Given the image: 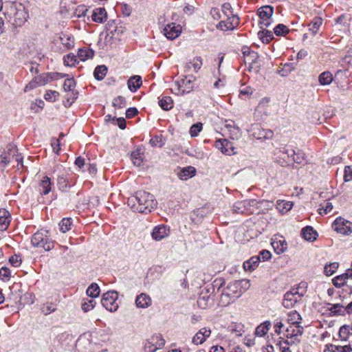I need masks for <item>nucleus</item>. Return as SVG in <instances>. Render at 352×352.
I'll use <instances>...</instances> for the list:
<instances>
[{
  "label": "nucleus",
  "mask_w": 352,
  "mask_h": 352,
  "mask_svg": "<svg viewBox=\"0 0 352 352\" xmlns=\"http://www.w3.org/2000/svg\"><path fill=\"white\" fill-rule=\"evenodd\" d=\"M127 204L134 212L147 214L156 207L157 201L151 193L138 191L128 199Z\"/></svg>",
  "instance_id": "obj_1"
},
{
  "label": "nucleus",
  "mask_w": 352,
  "mask_h": 352,
  "mask_svg": "<svg viewBox=\"0 0 352 352\" xmlns=\"http://www.w3.org/2000/svg\"><path fill=\"white\" fill-rule=\"evenodd\" d=\"M250 285L249 280L246 279L230 283L221 294V300L226 304H230L239 298L250 287Z\"/></svg>",
  "instance_id": "obj_2"
},
{
  "label": "nucleus",
  "mask_w": 352,
  "mask_h": 352,
  "mask_svg": "<svg viewBox=\"0 0 352 352\" xmlns=\"http://www.w3.org/2000/svg\"><path fill=\"white\" fill-rule=\"evenodd\" d=\"M222 13L226 17V20L221 21L217 28L223 30H232L239 24V18L237 15L233 14L231 5L229 3H225L222 5Z\"/></svg>",
  "instance_id": "obj_3"
},
{
  "label": "nucleus",
  "mask_w": 352,
  "mask_h": 352,
  "mask_svg": "<svg viewBox=\"0 0 352 352\" xmlns=\"http://www.w3.org/2000/svg\"><path fill=\"white\" fill-rule=\"evenodd\" d=\"M31 241L34 247L42 248L45 251H50L54 247V241L49 238L47 230L36 232L32 236Z\"/></svg>",
  "instance_id": "obj_4"
},
{
  "label": "nucleus",
  "mask_w": 352,
  "mask_h": 352,
  "mask_svg": "<svg viewBox=\"0 0 352 352\" xmlns=\"http://www.w3.org/2000/svg\"><path fill=\"white\" fill-rule=\"evenodd\" d=\"M64 76L63 74L59 73H45L35 76L34 80L30 82L25 88V91H27L28 89H33L36 86H43L47 82L53 80L61 78Z\"/></svg>",
  "instance_id": "obj_5"
},
{
  "label": "nucleus",
  "mask_w": 352,
  "mask_h": 352,
  "mask_svg": "<svg viewBox=\"0 0 352 352\" xmlns=\"http://www.w3.org/2000/svg\"><path fill=\"white\" fill-rule=\"evenodd\" d=\"M118 294L117 292L109 291L103 294L101 303L107 310L113 312L118 308Z\"/></svg>",
  "instance_id": "obj_6"
},
{
  "label": "nucleus",
  "mask_w": 352,
  "mask_h": 352,
  "mask_svg": "<svg viewBox=\"0 0 352 352\" xmlns=\"http://www.w3.org/2000/svg\"><path fill=\"white\" fill-rule=\"evenodd\" d=\"M302 296L303 294L300 293L298 288H292L284 295L283 305L287 309L292 308L301 300Z\"/></svg>",
  "instance_id": "obj_7"
},
{
  "label": "nucleus",
  "mask_w": 352,
  "mask_h": 352,
  "mask_svg": "<svg viewBox=\"0 0 352 352\" xmlns=\"http://www.w3.org/2000/svg\"><path fill=\"white\" fill-rule=\"evenodd\" d=\"M274 8L271 6H263L257 10V14L260 18V24L264 27H269L274 20L272 18Z\"/></svg>",
  "instance_id": "obj_8"
},
{
  "label": "nucleus",
  "mask_w": 352,
  "mask_h": 352,
  "mask_svg": "<svg viewBox=\"0 0 352 352\" xmlns=\"http://www.w3.org/2000/svg\"><path fill=\"white\" fill-rule=\"evenodd\" d=\"M17 153L16 146L8 144L6 151L0 155V164L8 165L14 158L18 162L22 161V157Z\"/></svg>",
  "instance_id": "obj_9"
},
{
  "label": "nucleus",
  "mask_w": 352,
  "mask_h": 352,
  "mask_svg": "<svg viewBox=\"0 0 352 352\" xmlns=\"http://www.w3.org/2000/svg\"><path fill=\"white\" fill-rule=\"evenodd\" d=\"M322 24V19L320 17H315L307 25L308 30L306 33L303 34V40L305 41L309 38H312L316 35H321L320 28Z\"/></svg>",
  "instance_id": "obj_10"
},
{
  "label": "nucleus",
  "mask_w": 352,
  "mask_h": 352,
  "mask_svg": "<svg viewBox=\"0 0 352 352\" xmlns=\"http://www.w3.org/2000/svg\"><path fill=\"white\" fill-rule=\"evenodd\" d=\"M249 131L258 140L271 139L274 134L272 131L265 129L258 124H252Z\"/></svg>",
  "instance_id": "obj_11"
},
{
  "label": "nucleus",
  "mask_w": 352,
  "mask_h": 352,
  "mask_svg": "<svg viewBox=\"0 0 352 352\" xmlns=\"http://www.w3.org/2000/svg\"><path fill=\"white\" fill-rule=\"evenodd\" d=\"M333 228L337 232L348 235L352 233V223L343 218H337L333 223Z\"/></svg>",
  "instance_id": "obj_12"
},
{
  "label": "nucleus",
  "mask_w": 352,
  "mask_h": 352,
  "mask_svg": "<svg viewBox=\"0 0 352 352\" xmlns=\"http://www.w3.org/2000/svg\"><path fill=\"white\" fill-rule=\"evenodd\" d=\"M182 28L175 23L167 24L164 28V34L168 39L173 40L179 36Z\"/></svg>",
  "instance_id": "obj_13"
},
{
  "label": "nucleus",
  "mask_w": 352,
  "mask_h": 352,
  "mask_svg": "<svg viewBox=\"0 0 352 352\" xmlns=\"http://www.w3.org/2000/svg\"><path fill=\"white\" fill-rule=\"evenodd\" d=\"M170 230L165 225H159L154 227L151 232V236L155 241H161L167 237L169 234Z\"/></svg>",
  "instance_id": "obj_14"
},
{
  "label": "nucleus",
  "mask_w": 352,
  "mask_h": 352,
  "mask_svg": "<svg viewBox=\"0 0 352 352\" xmlns=\"http://www.w3.org/2000/svg\"><path fill=\"white\" fill-rule=\"evenodd\" d=\"M242 54L243 56V61L245 65H252L256 63L258 58V54L257 52L252 50L248 46H243L242 48Z\"/></svg>",
  "instance_id": "obj_15"
},
{
  "label": "nucleus",
  "mask_w": 352,
  "mask_h": 352,
  "mask_svg": "<svg viewBox=\"0 0 352 352\" xmlns=\"http://www.w3.org/2000/svg\"><path fill=\"white\" fill-rule=\"evenodd\" d=\"M211 331L206 327L201 329L192 338V342L196 345L203 344L210 336Z\"/></svg>",
  "instance_id": "obj_16"
},
{
  "label": "nucleus",
  "mask_w": 352,
  "mask_h": 352,
  "mask_svg": "<svg viewBox=\"0 0 352 352\" xmlns=\"http://www.w3.org/2000/svg\"><path fill=\"white\" fill-rule=\"evenodd\" d=\"M272 246L277 254L285 252L287 249V243L283 236L272 239Z\"/></svg>",
  "instance_id": "obj_17"
},
{
  "label": "nucleus",
  "mask_w": 352,
  "mask_h": 352,
  "mask_svg": "<svg viewBox=\"0 0 352 352\" xmlns=\"http://www.w3.org/2000/svg\"><path fill=\"white\" fill-rule=\"evenodd\" d=\"M151 303L152 300L151 297L145 293L140 294L135 298V305L138 308H147L151 306Z\"/></svg>",
  "instance_id": "obj_18"
},
{
  "label": "nucleus",
  "mask_w": 352,
  "mask_h": 352,
  "mask_svg": "<svg viewBox=\"0 0 352 352\" xmlns=\"http://www.w3.org/2000/svg\"><path fill=\"white\" fill-rule=\"evenodd\" d=\"M107 17V12L104 8H97L94 9L91 14L92 20L100 23L105 21Z\"/></svg>",
  "instance_id": "obj_19"
},
{
  "label": "nucleus",
  "mask_w": 352,
  "mask_h": 352,
  "mask_svg": "<svg viewBox=\"0 0 352 352\" xmlns=\"http://www.w3.org/2000/svg\"><path fill=\"white\" fill-rule=\"evenodd\" d=\"M284 151H283V154H286L287 155V158H289L290 157H292V160L294 162L298 164L302 163L304 159L305 154L304 153L301 151H298L296 153L294 150H288L285 148H283Z\"/></svg>",
  "instance_id": "obj_20"
},
{
  "label": "nucleus",
  "mask_w": 352,
  "mask_h": 352,
  "mask_svg": "<svg viewBox=\"0 0 352 352\" xmlns=\"http://www.w3.org/2000/svg\"><path fill=\"white\" fill-rule=\"evenodd\" d=\"M192 82V80L190 78L185 77L177 83L179 90L181 91L183 94L189 93L192 90L193 88Z\"/></svg>",
  "instance_id": "obj_21"
},
{
  "label": "nucleus",
  "mask_w": 352,
  "mask_h": 352,
  "mask_svg": "<svg viewBox=\"0 0 352 352\" xmlns=\"http://www.w3.org/2000/svg\"><path fill=\"white\" fill-rule=\"evenodd\" d=\"M10 213L6 209H0V230H6L10 225Z\"/></svg>",
  "instance_id": "obj_22"
},
{
  "label": "nucleus",
  "mask_w": 352,
  "mask_h": 352,
  "mask_svg": "<svg viewBox=\"0 0 352 352\" xmlns=\"http://www.w3.org/2000/svg\"><path fill=\"white\" fill-rule=\"evenodd\" d=\"M52 182L50 179L45 176L39 182V191L43 195H47L51 191Z\"/></svg>",
  "instance_id": "obj_23"
},
{
  "label": "nucleus",
  "mask_w": 352,
  "mask_h": 352,
  "mask_svg": "<svg viewBox=\"0 0 352 352\" xmlns=\"http://www.w3.org/2000/svg\"><path fill=\"white\" fill-rule=\"evenodd\" d=\"M301 234L305 240L309 241H314L316 239L318 236L316 231H315L311 226H307L302 228Z\"/></svg>",
  "instance_id": "obj_24"
},
{
  "label": "nucleus",
  "mask_w": 352,
  "mask_h": 352,
  "mask_svg": "<svg viewBox=\"0 0 352 352\" xmlns=\"http://www.w3.org/2000/svg\"><path fill=\"white\" fill-rule=\"evenodd\" d=\"M127 85L131 91H135L142 85V78L140 76L131 77L128 80Z\"/></svg>",
  "instance_id": "obj_25"
},
{
  "label": "nucleus",
  "mask_w": 352,
  "mask_h": 352,
  "mask_svg": "<svg viewBox=\"0 0 352 352\" xmlns=\"http://www.w3.org/2000/svg\"><path fill=\"white\" fill-rule=\"evenodd\" d=\"M196 170L192 166H188L183 168L178 174V177L182 180H187L188 178L193 177Z\"/></svg>",
  "instance_id": "obj_26"
},
{
  "label": "nucleus",
  "mask_w": 352,
  "mask_h": 352,
  "mask_svg": "<svg viewBox=\"0 0 352 352\" xmlns=\"http://www.w3.org/2000/svg\"><path fill=\"white\" fill-rule=\"evenodd\" d=\"M158 104L164 111H169L173 107V101L170 96H162L159 100Z\"/></svg>",
  "instance_id": "obj_27"
},
{
  "label": "nucleus",
  "mask_w": 352,
  "mask_h": 352,
  "mask_svg": "<svg viewBox=\"0 0 352 352\" xmlns=\"http://www.w3.org/2000/svg\"><path fill=\"white\" fill-rule=\"evenodd\" d=\"M260 257L252 256L248 261L243 263V267L245 270L253 271L259 264Z\"/></svg>",
  "instance_id": "obj_28"
},
{
  "label": "nucleus",
  "mask_w": 352,
  "mask_h": 352,
  "mask_svg": "<svg viewBox=\"0 0 352 352\" xmlns=\"http://www.w3.org/2000/svg\"><path fill=\"white\" fill-rule=\"evenodd\" d=\"M258 37L263 43H269L273 38V33L267 30L263 29L258 32Z\"/></svg>",
  "instance_id": "obj_29"
},
{
  "label": "nucleus",
  "mask_w": 352,
  "mask_h": 352,
  "mask_svg": "<svg viewBox=\"0 0 352 352\" xmlns=\"http://www.w3.org/2000/svg\"><path fill=\"white\" fill-rule=\"evenodd\" d=\"M287 321L292 325H300L302 318L296 311H292L287 314Z\"/></svg>",
  "instance_id": "obj_30"
},
{
  "label": "nucleus",
  "mask_w": 352,
  "mask_h": 352,
  "mask_svg": "<svg viewBox=\"0 0 352 352\" xmlns=\"http://www.w3.org/2000/svg\"><path fill=\"white\" fill-rule=\"evenodd\" d=\"M270 326L271 322L270 321L264 322L256 328L255 334L260 337L265 336L267 333Z\"/></svg>",
  "instance_id": "obj_31"
},
{
  "label": "nucleus",
  "mask_w": 352,
  "mask_h": 352,
  "mask_svg": "<svg viewBox=\"0 0 352 352\" xmlns=\"http://www.w3.org/2000/svg\"><path fill=\"white\" fill-rule=\"evenodd\" d=\"M210 300L208 289H206V292L202 291L198 298L197 305L200 308L205 309L208 306Z\"/></svg>",
  "instance_id": "obj_32"
},
{
  "label": "nucleus",
  "mask_w": 352,
  "mask_h": 352,
  "mask_svg": "<svg viewBox=\"0 0 352 352\" xmlns=\"http://www.w3.org/2000/svg\"><path fill=\"white\" fill-rule=\"evenodd\" d=\"M94 55V50L91 49H79L78 52V58L81 61H85L87 59L91 58Z\"/></svg>",
  "instance_id": "obj_33"
},
{
  "label": "nucleus",
  "mask_w": 352,
  "mask_h": 352,
  "mask_svg": "<svg viewBox=\"0 0 352 352\" xmlns=\"http://www.w3.org/2000/svg\"><path fill=\"white\" fill-rule=\"evenodd\" d=\"M107 72V67L105 65H98L95 68L94 75L96 79L98 80H101L104 78Z\"/></svg>",
  "instance_id": "obj_34"
},
{
  "label": "nucleus",
  "mask_w": 352,
  "mask_h": 352,
  "mask_svg": "<svg viewBox=\"0 0 352 352\" xmlns=\"http://www.w3.org/2000/svg\"><path fill=\"white\" fill-rule=\"evenodd\" d=\"M318 80L322 85H328L333 80V76L329 72H322L318 77Z\"/></svg>",
  "instance_id": "obj_35"
},
{
  "label": "nucleus",
  "mask_w": 352,
  "mask_h": 352,
  "mask_svg": "<svg viewBox=\"0 0 352 352\" xmlns=\"http://www.w3.org/2000/svg\"><path fill=\"white\" fill-rule=\"evenodd\" d=\"M202 59L200 56H197L194 58L192 61L188 63L186 65L188 69H190L191 67L194 69L195 72H197L202 66Z\"/></svg>",
  "instance_id": "obj_36"
},
{
  "label": "nucleus",
  "mask_w": 352,
  "mask_h": 352,
  "mask_svg": "<svg viewBox=\"0 0 352 352\" xmlns=\"http://www.w3.org/2000/svg\"><path fill=\"white\" fill-rule=\"evenodd\" d=\"M100 287L98 284L93 283L87 289L86 293L88 296L91 298H96L100 294Z\"/></svg>",
  "instance_id": "obj_37"
},
{
  "label": "nucleus",
  "mask_w": 352,
  "mask_h": 352,
  "mask_svg": "<svg viewBox=\"0 0 352 352\" xmlns=\"http://www.w3.org/2000/svg\"><path fill=\"white\" fill-rule=\"evenodd\" d=\"M286 332L287 333V337H296L302 334L303 328L300 325H296L295 328L291 326L286 329Z\"/></svg>",
  "instance_id": "obj_38"
},
{
  "label": "nucleus",
  "mask_w": 352,
  "mask_h": 352,
  "mask_svg": "<svg viewBox=\"0 0 352 352\" xmlns=\"http://www.w3.org/2000/svg\"><path fill=\"white\" fill-rule=\"evenodd\" d=\"M72 221L71 218H64L59 223L60 230L63 233H65L71 229Z\"/></svg>",
  "instance_id": "obj_39"
},
{
  "label": "nucleus",
  "mask_w": 352,
  "mask_h": 352,
  "mask_svg": "<svg viewBox=\"0 0 352 352\" xmlns=\"http://www.w3.org/2000/svg\"><path fill=\"white\" fill-rule=\"evenodd\" d=\"M60 40L61 43L68 49L72 48L74 45V38L67 34L60 36Z\"/></svg>",
  "instance_id": "obj_40"
},
{
  "label": "nucleus",
  "mask_w": 352,
  "mask_h": 352,
  "mask_svg": "<svg viewBox=\"0 0 352 352\" xmlns=\"http://www.w3.org/2000/svg\"><path fill=\"white\" fill-rule=\"evenodd\" d=\"M131 159L133 163L136 166H140L143 162V158L141 156L140 150L137 149L131 153Z\"/></svg>",
  "instance_id": "obj_41"
},
{
  "label": "nucleus",
  "mask_w": 352,
  "mask_h": 352,
  "mask_svg": "<svg viewBox=\"0 0 352 352\" xmlns=\"http://www.w3.org/2000/svg\"><path fill=\"white\" fill-rule=\"evenodd\" d=\"M338 266L339 263L337 262L327 264L324 267V272L327 276H331L333 273L336 272L338 268Z\"/></svg>",
  "instance_id": "obj_42"
},
{
  "label": "nucleus",
  "mask_w": 352,
  "mask_h": 352,
  "mask_svg": "<svg viewBox=\"0 0 352 352\" xmlns=\"http://www.w3.org/2000/svg\"><path fill=\"white\" fill-rule=\"evenodd\" d=\"M331 314L336 316H344V305H339L336 303L331 305L329 309Z\"/></svg>",
  "instance_id": "obj_43"
},
{
  "label": "nucleus",
  "mask_w": 352,
  "mask_h": 352,
  "mask_svg": "<svg viewBox=\"0 0 352 352\" xmlns=\"http://www.w3.org/2000/svg\"><path fill=\"white\" fill-rule=\"evenodd\" d=\"M333 284L335 287L340 288L344 286L346 283V276L342 274L336 276L333 280Z\"/></svg>",
  "instance_id": "obj_44"
},
{
  "label": "nucleus",
  "mask_w": 352,
  "mask_h": 352,
  "mask_svg": "<svg viewBox=\"0 0 352 352\" xmlns=\"http://www.w3.org/2000/svg\"><path fill=\"white\" fill-rule=\"evenodd\" d=\"M64 63L66 66H74L78 63V56L69 54L64 56Z\"/></svg>",
  "instance_id": "obj_45"
},
{
  "label": "nucleus",
  "mask_w": 352,
  "mask_h": 352,
  "mask_svg": "<svg viewBox=\"0 0 352 352\" xmlns=\"http://www.w3.org/2000/svg\"><path fill=\"white\" fill-rule=\"evenodd\" d=\"M274 32L276 36H284L289 32V29L283 24H278L274 28Z\"/></svg>",
  "instance_id": "obj_46"
},
{
  "label": "nucleus",
  "mask_w": 352,
  "mask_h": 352,
  "mask_svg": "<svg viewBox=\"0 0 352 352\" xmlns=\"http://www.w3.org/2000/svg\"><path fill=\"white\" fill-rule=\"evenodd\" d=\"M57 184L60 190L64 191L68 186L67 179L65 175H58L57 177Z\"/></svg>",
  "instance_id": "obj_47"
},
{
  "label": "nucleus",
  "mask_w": 352,
  "mask_h": 352,
  "mask_svg": "<svg viewBox=\"0 0 352 352\" xmlns=\"http://www.w3.org/2000/svg\"><path fill=\"white\" fill-rule=\"evenodd\" d=\"M248 205V203L247 201L237 202L233 206V210L236 213H243Z\"/></svg>",
  "instance_id": "obj_48"
},
{
  "label": "nucleus",
  "mask_w": 352,
  "mask_h": 352,
  "mask_svg": "<svg viewBox=\"0 0 352 352\" xmlns=\"http://www.w3.org/2000/svg\"><path fill=\"white\" fill-rule=\"evenodd\" d=\"M229 145H230V143L226 140H219L216 141V143H215L216 147L218 149L221 150V151L223 153L226 154V155H230V153H229L228 149H224V146H229Z\"/></svg>",
  "instance_id": "obj_49"
},
{
  "label": "nucleus",
  "mask_w": 352,
  "mask_h": 352,
  "mask_svg": "<svg viewBox=\"0 0 352 352\" xmlns=\"http://www.w3.org/2000/svg\"><path fill=\"white\" fill-rule=\"evenodd\" d=\"M96 302L94 300H85L81 305L82 309L85 311H89L94 309L95 307Z\"/></svg>",
  "instance_id": "obj_50"
},
{
  "label": "nucleus",
  "mask_w": 352,
  "mask_h": 352,
  "mask_svg": "<svg viewBox=\"0 0 352 352\" xmlns=\"http://www.w3.org/2000/svg\"><path fill=\"white\" fill-rule=\"evenodd\" d=\"M346 346H336L333 344H331L329 346H327L324 352H346Z\"/></svg>",
  "instance_id": "obj_51"
},
{
  "label": "nucleus",
  "mask_w": 352,
  "mask_h": 352,
  "mask_svg": "<svg viewBox=\"0 0 352 352\" xmlns=\"http://www.w3.org/2000/svg\"><path fill=\"white\" fill-rule=\"evenodd\" d=\"M113 105L116 108H124L126 106V100L122 96H118L117 98H114L113 101Z\"/></svg>",
  "instance_id": "obj_52"
},
{
  "label": "nucleus",
  "mask_w": 352,
  "mask_h": 352,
  "mask_svg": "<svg viewBox=\"0 0 352 352\" xmlns=\"http://www.w3.org/2000/svg\"><path fill=\"white\" fill-rule=\"evenodd\" d=\"M76 85L75 81L73 78H67L63 83V89L65 91H72Z\"/></svg>",
  "instance_id": "obj_53"
},
{
  "label": "nucleus",
  "mask_w": 352,
  "mask_h": 352,
  "mask_svg": "<svg viewBox=\"0 0 352 352\" xmlns=\"http://www.w3.org/2000/svg\"><path fill=\"white\" fill-rule=\"evenodd\" d=\"M59 96V93L56 91L49 90L45 94V99L49 101H55Z\"/></svg>",
  "instance_id": "obj_54"
},
{
  "label": "nucleus",
  "mask_w": 352,
  "mask_h": 352,
  "mask_svg": "<svg viewBox=\"0 0 352 352\" xmlns=\"http://www.w3.org/2000/svg\"><path fill=\"white\" fill-rule=\"evenodd\" d=\"M349 330H350V327L349 326L344 325V326L341 327L340 329V331H339L340 337L342 340H346L348 338V336L350 333Z\"/></svg>",
  "instance_id": "obj_55"
},
{
  "label": "nucleus",
  "mask_w": 352,
  "mask_h": 352,
  "mask_svg": "<svg viewBox=\"0 0 352 352\" xmlns=\"http://www.w3.org/2000/svg\"><path fill=\"white\" fill-rule=\"evenodd\" d=\"M11 277V272L9 268L3 267L0 269V278L3 280H7Z\"/></svg>",
  "instance_id": "obj_56"
},
{
  "label": "nucleus",
  "mask_w": 352,
  "mask_h": 352,
  "mask_svg": "<svg viewBox=\"0 0 352 352\" xmlns=\"http://www.w3.org/2000/svg\"><path fill=\"white\" fill-rule=\"evenodd\" d=\"M202 129V124L197 123L193 124L190 129V134L192 137H195Z\"/></svg>",
  "instance_id": "obj_57"
},
{
  "label": "nucleus",
  "mask_w": 352,
  "mask_h": 352,
  "mask_svg": "<svg viewBox=\"0 0 352 352\" xmlns=\"http://www.w3.org/2000/svg\"><path fill=\"white\" fill-rule=\"evenodd\" d=\"M278 205L279 208L282 207V210H285V212H287L290 210L292 208L293 204L290 201H280L278 203Z\"/></svg>",
  "instance_id": "obj_58"
},
{
  "label": "nucleus",
  "mask_w": 352,
  "mask_h": 352,
  "mask_svg": "<svg viewBox=\"0 0 352 352\" xmlns=\"http://www.w3.org/2000/svg\"><path fill=\"white\" fill-rule=\"evenodd\" d=\"M9 262L12 266L18 267L21 263V259L19 256L15 254L10 258Z\"/></svg>",
  "instance_id": "obj_59"
},
{
  "label": "nucleus",
  "mask_w": 352,
  "mask_h": 352,
  "mask_svg": "<svg viewBox=\"0 0 352 352\" xmlns=\"http://www.w3.org/2000/svg\"><path fill=\"white\" fill-rule=\"evenodd\" d=\"M230 133L232 139H238L241 135L240 129L236 126H233L232 129H230Z\"/></svg>",
  "instance_id": "obj_60"
},
{
  "label": "nucleus",
  "mask_w": 352,
  "mask_h": 352,
  "mask_svg": "<svg viewBox=\"0 0 352 352\" xmlns=\"http://www.w3.org/2000/svg\"><path fill=\"white\" fill-rule=\"evenodd\" d=\"M332 209H333L332 204L331 202H327V203H326V205L324 208H319L318 210H319V213L321 215H324V214H326L328 212H331Z\"/></svg>",
  "instance_id": "obj_61"
},
{
  "label": "nucleus",
  "mask_w": 352,
  "mask_h": 352,
  "mask_svg": "<svg viewBox=\"0 0 352 352\" xmlns=\"http://www.w3.org/2000/svg\"><path fill=\"white\" fill-rule=\"evenodd\" d=\"M344 180L349 182L352 180V166H346L344 169Z\"/></svg>",
  "instance_id": "obj_62"
},
{
  "label": "nucleus",
  "mask_w": 352,
  "mask_h": 352,
  "mask_svg": "<svg viewBox=\"0 0 352 352\" xmlns=\"http://www.w3.org/2000/svg\"><path fill=\"white\" fill-rule=\"evenodd\" d=\"M272 256L271 252L268 250H262L258 257H260V261L262 259L263 261L270 259Z\"/></svg>",
  "instance_id": "obj_63"
},
{
  "label": "nucleus",
  "mask_w": 352,
  "mask_h": 352,
  "mask_svg": "<svg viewBox=\"0 0 352 352\" xmlns=\"http://www.w3.org/2000/svg\"><path fill=\"white\" fill-rule=\"evenodd\" d=\"M138 113V111L136 108L131 107L126 111V117L127 118H131L135 116Z\"/></svg>",
  "instance_id": "obj_64"
}]
</instances>
